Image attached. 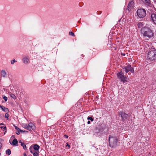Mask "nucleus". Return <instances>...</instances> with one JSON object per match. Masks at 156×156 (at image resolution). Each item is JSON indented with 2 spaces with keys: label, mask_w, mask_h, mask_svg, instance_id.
Here are the masks:
<instances>
[{
  "label": "nucleus",
  "mask_w": 156,
  "mask_h": 156,
  "mask_svg": "<svg viewBox=\"0 0 156 156\" xmlns=\"http://www.w3.org/2000/svg\"><path fill=\"white\" fill-rule=\"evenodd\" d=\"M23 126L25 129L28 130V127L27 124H24L23 125Z\"/></svg>",
  "instance_id": "nucleus-23"
},
{
  "label": "nucleus",
  "mask_w": 156,
  "mask_h": 156,
  "mask_svg": "<svg viewBox=\"0 0 156 156\" xmlns=\"http://www.w3.org/2000/svg\"><path fill=\"white\" fill-rule=\"evenodd\" d=\"M118 78L119 79L121 82L123 83H125L128 82V78L124 75L123 73L121 71L118 73L117 74Z\"/></svg>",
  "instance_id": "nucleus-3"
},
{
  "label": "nucleus",
  "mask_w": 156,
  "mask_h": 156,
  "mask_svg": "<svg viewBox=\"0 0 156 156\" xmlns=\"http://www.w3.org/2000/svg\"><path fill=\"white\" fill-rule=\"evenodd\" d=\"M141 32L144 37L150 38L153 36L152 30L147 27H144L141 29Z\"/></svg>",
  "instance_id": "nucleus-1"
},
{
  "label": "nucleus",
  "mask_w": 156,
  "mask_h": 156,
  "mask_svg": "<svg viewBox=\"0 0 156 156\" xmlns=\"http://www.w3.org/2000/svg\"><path fill=\"white\" fill-rule=\"evenodd\" d=\"M6 154L8 155H10L11 154V151L9 149H7L6 151Z\"/></svg>",
  "instance_id": "nucleus-21"
},
{
  "label": "nucleus",
  "mask_w": 156,
  "mask_h": 156,
  "mask_svg": "<svg viewBox=\"0 0 156 156\" xmlns=\"http://www.w3.org/2000/svg\"><path fill=\"white\" fill-rule=\"evenodd\" d=\"M23 156H27V154L25 153H24Z\"/></svg>",
  "instance_id": "nucleus-36"
},
{
  "label": "nucleus",
  "mask_w": 156,
  "mask_h": 156,
  "mask_svg": "<svg viewBox=\"0 0 156 156\" xmlns=\"http://www.w3.org/2000/svg\"><path fill=\"white\" fill-rule=\"evenodd\" d=\"M40 146L37 144H34L31 146L29 148V150L31 153H33V151H37L39 152Z\"/></svg>",
  "instance_id": "nucleus-6"
},
{
  "label": "nucleus",
  "mask_w": 156,
  "mask_h": 156,
  "mask_svg": "<svg viewBox=\"0 0 156 156\" xmlns=\"http://www.w3.org/2000/svg\"><path fill=\"white\" fill-rule=\"evenodd\" d=\"M12 137H14V136H12Z\"/></svg>",
  "instance_id": "nucleus-42"
},
{
  "label": "nucleus",
  "mask_w": 156,
  "mask_h": 156,
  "mask_svg": "<svg viewBox=\"0 0 156 156\" xmlns=\"http://www.w3.org/2000/svg\"><path fill=\"white\" fill-rule=\"evenodd\" d=\"M2 147V144L0 142V149Z\"/></svg>",
  "instance_id": "nucleus-37"
},
{
  "label": "nucleus",
  "mask_w": 156,
  "mask_h": 156,
  "mask_svg": "<svg viewBox=\"0 0 156 156\" xmlns=\"http://www.w3.org/2000/svg\"><path fill=\"white\" fill-rule=\"evenodd\" d=\"M69 34L70 35H71L73 37H74L75 36L74 34L72 32H69Z\"/></svg>",
  "instance_id": "nucleus-25"
},
{
  "label": "nucleus",
  "mask_w": 156,
  "mask_h": 156,
  "mask_svg": "<svg viewBox=\"0 0 156 156\" xmlns=\"http://www.w3.org/2000/svg\"><path fill=\"white\" fill-rule=\"evenodd\" d=\"M119 115H120L123 120H125L127 119L129 116L128 114H126L125 112H122L119 113Z\"/></svg>",
  "instance_id": "nucleus-8"
},
{
  "label": "nucleus",
  "mask_w": 156,
  "mask_h": 156,
  "mask_svg": "<svg viewBox=\"0 0 156 156\" xmlns=\"http://www.w3.org/2000/svg\"><path fill=\"white\" fill-rule=\"evenodd\" d=\"M0 127L2 129H3V131H5V133L6 132V126H1Z\"/></svg>",
  "instance_id": "nucleus-22"
},
{
  "label": "nucleus",
  "mask_w": 156,
  "mask_h": 156,
  "mask_svg": "<svg viewBox=\"0 0 156 156\" xmlns=\"http://www.w3.org/2000/svg\"><path fill=\"white\" fill-rule=\"evenodd\" d=\"M20 131V132H26V133H28V132L27 131H23V130H21V129H20V130H19Z\"/></svg>",
  "instance_id": "nucleus-31"
},
{
  "label": "nucleus",
  "mask_w": 156,
  "mask_h": 156,
  "mask_svg": "<svg viewBox=\"0 0 156 156\" xmlns=\"http://www.w3.org/2000/svg\"><path fill=\"white\" fill-rule=\"evenodd\" d=\"M0 108H1L2 110L3 111H4L5 112H7L9 111L8 109L7 108H5L4 107L2 106L1 105H0Z\"/></svg>",
  "instance_id": "nucleus-14"
},
{
  "label": "nucleus",
  "mask_w": 156,
  "mask_h": 156,
  "mask_svg": "<svg viewBox=\"0 0 156 156\" xmlns=\"http://www.w3.org/2000/svg\"><path fill=\"white\" fill-rule=\"evenodd\" d=\"M137 26H138V27L139 28L142 29V28L143 27V24L141 22L139 23L138 24Z\"/></svg>",
  "instance_id": "nucleus-18"
},
{
  "label": "nucleus",
  "mask_w": 156,
  "mask_h": 156,
  "mask_svg": "<svg viewBox=\"0 0 156 156\" xmlns=\"http://www.w3.org/2000/svg\"><path fill=\"white\" fill-rule=\"evenodd\" d=\"M87 119L90 120L91 121H93L94 120L91 117L88 116L87 118Z\"/></svg>",
  "instance_id": "nucleus-26"
},
{
  "label": "nucleus",
  "mask_w": 156,
  "mask_h": 156,
  "mask_svg": "<svg viewBox=\"0 0 156 156\" xmlns=\"http://www.w3.org/2000/svg\"><path fill=\"white\" fill-rule=\"evenodd\" d=\"M20 131H19V130H18V131H17L16 132V133L18 135H19L20 134Z\"/></svg>",
  "instance_id": "nucleus-32"
},
{
  "label": "nucleus",
  "mask_w": 156,
  "mask_h": 156,
  "mask_svg": "<svg viewBox=\"0 0 156 156\" xmlns=\"http://www.w3.org/2000/svg\"><path fill=\"white\" fill-rule=\"evenodd\" d=\"M147 59L153 61L156 59V50H153L149 51L147 55Z\"/></svg>",
  "instance_id": "nucleus-2"
},
{
  "label": "nucleus",
  "mask_w": 156,
  "mask_h": 156,
  "mask_svg": "<svg viewBox=\"0 0 156 156\" xmlns=\"http://www.w3.org/2000/svg\"><path fill=\"white\" fill-rule=\"evenodd\" d=\"M16 62V61L15 59H14L12 61H11V63L12 64H13L14 62Z\"/></svg>",
  "instance_id": "nucleus-28"
},
{
  "label": "nucleus",
  "mask_w": 156,
  "mask_h": 156,
  "mask_svg": "<svg viewBox=\"0 0 156 156\" xmlns=\"http://www.w3.org/2000/svg\"><path fill=\"white\" fill-rule=\"evenodd\" d=\"M133 6L134 2L133 1H131L129 3L126 9V10H128V12H129L131 9L133 8Z\"/></svg>",
  "instance_id": "nucleus-9"
},
{
  "label": "nucleus",
  "mask_w": 156,
  "mask_h": 156,
  "mask_svg": "<svg viewBox=\"0 0 156 156\" xmlns=\"http://www.w3.org/2000/svg\"><path fill=\"white\" fill-rule=\"evenodd\" d=\"M1 155V153H0V156Z\"/></svg>",
  "instance_id": "nucleus-43"
},
{
  "label": "nucleus",
  "mask_w": 156,
  "mask_h": 156,
  "mask_svg": "<svg viewBox=\"0 0 156 156\" xmlns=\"http://www.w3.org/2000/svg\"><path fill=\"white\" fill-rule=\"evenodd\" d=\"M33 154L34 156H39V152L37 151H33V153H31Z\"/></svg>",
  "instance_id": "nucleus-20"
},
{
  "label": "nucleus",
  "mask_w": 156,
  "mask_h": 156,
  "mask_svg": "<svg viewBox=\"0 0 156 156\" xmlns=\"http://www.w3.org/2000/svg\"><path fill=\"white\" fill-rule=\"evenodd\" d=\"M9 94L11 97L12 98H13L14 99H16V96L13 94L11 92L9 93Z\"/></svg>",
  "instance_id": "nucleus-19"
},
{
  "label": "nucleus",
  "mask_w": 156,
  "mask_h": 156,
  "mask_svg": "<svg viewBox=\"0 0 156 156\" xmlns=\"http://www.w3.org/2000/svg\"><path fill=\"white\" fill-rule=\"evenodd\" d=\"M137 15L140 18H143L146 15V11L144 9H138L137 10Z\"/></svg>",
  "instance_id": "nucleus-5"
},
{
  "label": "nucleus",
  "mask_w": 156,
  "mask_h": 156,
  "mask_svg": "<svg viewBox=\"0 0 156 156\" xmlns=\"http://www.w3.org/2000/svg\"><path fill=\"white\" fill-rule=\"evenodd\" d=\"M15 128L16 129V130H20V129L17 126H15Z\"/></svg>",
  "instance_id": "nucleus-35"
},
{
  "label": "nucleus",
  "mask_w": 156,
  "mask_h": 156,
  "mask_svg": "<svg viewBox=\"0 0 156 156\" xmlns=\"http://www.w3.org/2000/svg\"><path fill=\"white\" fill-rule=\"evenodd\" d=\"M123 55L124 56H125V54H123Z\"/></svg>",
  "instance_id": "nucleus-40"
},
{
  "label": "nucleus",
  "mask_w": 156,
  "mask_h": 156,
  "mask_svg": "<svg viewBox=\"0 0 156 156\" xmlns=\"http://www.w3.org/2000/svg\"><path fill=\"white\" fill-rule=\"evenodd\" d=\"M18 141L17 139H14L12 142V143H11L10 142V144L13 145V146H16V145L18 143Z\"/></svg>",
  "instance_id": "nucleus-15"
},
{
  "label": "nucleus",
  "mask_w": 156,
  "mask_h": 156,
  "mask_svg": "<svg viewBox=\"0 0 156 156\" xmlns=\"http://www.w3.org/2000/svg\"><path fill=\"white\" fill-rule=\"evenodd\" d=\"M19 143H20L21 145L23 147V148L25 150H26L27 147L26 145L24 144L23 140H20L19 141Z\"/></svg>",
  "instance_id": "nucleus-12"
},
{
  "label": "nucleus",
  "mask_w": 156,
  "mask_h": 156,
  "mask_svg": "<svg viewBox=\"0 0 156 156\" xmlns=\"http://www.w3.org/2000/svg\"><path fill=\"white\" fill-rule=\"evenodd\" d=\"M64 137L66 139L68 138V136L67 135H64Z\"/></svg>",
  "instance_id": "nucleus-34"
},
{
  "label": "nucleus",
  "mask_w": 156,
  "mask_h": 156,
  "mask_svg": "<svg viewBox=\"0 0 156 156\" xmlns=\"http://www.w3.org/2000/svg\"><path fill=\"white\" fill-rule=\"evenodd\" d=\"M28 130L31 131L35 129L36 127L35 125L31 122H30L28 124Z\"/></svg>",
  "instance_id": "nucleus-10"
},
{
  "label": "nucleus",
  "mask_w": 156,
  "mask_h": 156,
  "mask_svg": "<svg viewBox=\"0 0 156 156\" xmlns=\"http://www.w3.org/2000/svg\"><path fill=\"white\" fill-rule=\"evenodd\" d=\"M2 97L3 98L4 100L5 101H7L8 100V98H7L6 96H4V95H3L2 96Z\"/></svg>",
  "instance_id": "nucleus-24"
},
{
  "label": "nucleus",
  "mask_w": 156,
  "mask_h": 156,
  "mask_svg": "<svg viewBox=\"0 0 156 156\" xmlns=\"http://www.w3.org/2000/svg\"><path fill=\"white\" fill-rule=\"evenodd\" d=\"M131 66V65H128L127 66L125 67L124 69H125V71L126 73H127L130 71Z\"/></svg>",
  "instance_id": "nucleus-13"
},
{
  "label": "nucleus",
  "mask_w": 156,
  "mask_h": 156,
  "mask_svg": "<svg viewBox=\"0 0 156 156\" xmlns=\"http://www.w3.org/2000/svg\"><path fill=\"white\" fill-rule=\"evenodd\" d=\"M23 63L25 64H28L30 63V57L28 56H24L22 58Z\"/></svg>",
  "instance_id": "nucleus-7"
},
{
  "label": "nucleus",
  "mask_w": 156,
  "mask_h": 156,
  "mask_svg": "<svg viewBox=\"0 0 156 156\" xmlns=\"http://www.w3.org/2000/svg\"><path fill=\"white\" fill-rule=\"evenodd\" d=\"M2 75L3 77H5L6 75V73L5 70H2L1 71Z\"/></svg>",
  "instance_id": "nucleus-16"
},
{
  "label": "nucleus",
  "mask_w": 156,
  "mask_h": 156,
  "mask_svg": "<svg viewBox=\"0 0 156 156\" xmlns=\"http://www.w3.org/2000/svg\"><path fill=\"white\" fill-rule=\"evenodd\" d=\"M108 141L110 146L112 147L116 146L118 142V139L112 136L109 137Z\"/></svg>",
  "instance_id": "nucleus-4"
},
{
  "label": "nucleus",
  "mask_w": 156,
  "mask_h": 156,
  "mask_svg": "<svg viewBox=\"0 0 156 156\" xmlns=\"http://www.w3.org/2000/svg\"><path fill=\"white\" fill-rule=\"evenodd\" d=\"M90 121H88L87 122V124H89L90 123Z\"/></svg>",
  "instance_id": "nucleus-38"
},
{
  "label": "nucleus",
  "mask_w": 156,
  "mask_h": 156,
  "mask_svg": "<svg viewBox=\"0 0 156 156\" xmlns=\"http://www.w3.org/2000/svg\"><path fill=\"white\" fill-rule=\"evenodd\" d=\"M154 1L156 2V0H154Z\"/></svg>",
  "instance_id": "nucleus-41"
},
{
  "label": "nucleus",
  "mask_w": 156,
  "mask_h": 156,
  "mask_svg": "<svg viewBox=\"0 0 156 156\" xmlns=\"http://www.w3.org/2000/svg\"><path fill=\"white\" fill-rule=\"evenodd\" d=\"M1 117V115H0V117Z\"/></svg>",
  "instance_id": "nucleus-45"
},
{
  "label": "nucleus",
  "mask_w": 156,
  "mask_h": 156,
  "mask_svg": "<svg viewBox=\"0 0 156 156\" xmlns=\"http://www.w3.org/2000/svg\"><path fill=\"white\" fill-rule=\"evenodd\" d=\"M151 20L155 24H156V14L152 13L151 15Z\"/></svg>",
  "instance_id": "nucleus-11"
},
{
  "label": "nucleus",
  "mask_w": 156,
  "mask_h": 156,
  "mask_svg": "<svg viewBox=\"0 0 156 156\" xmlns=\"http://www.w3.org/2000/svg\"><path fill=\"white\" fill-rule=\"evenodd\" d=\"M121 55H123L122 53V54H121Z\"/></svg>",
  "instance_id": "nucleus-44"
},
{
  "label": "nucleus",
  "mask_w": 156,
  "mask_h": 156,
  "mask_svg": "<svg viewBox=\"0 0 156 156\" xmlns=\"http://www.w3.org/2000/svg\"><path fill=\"white\" fill-rule=\"evenodd\" d=\"M66 147H68L69 148H70V145L68 143H66Z\"/></svg>",
  "instance_id": "nucleus-33"
},
{
  "label": "nucleus",
  "mask_w": 156,
  "mask_h": 156,
  "mask_svg": "<svg viewBox=\"0 0 156 156\" xmlns=\"http://www.w3.org/2000/svg\"><path fill=\"white\" fill-rule=\"evenodd\" d=\"M100 131V129H98V128H97L96 129V130H95V132L96 133H98L99 131Z\"/></svg>",
  "instance_id": "nucleus-30"
},
{
  "label": "nucleus",
  "mask_w": 156,
  "mask_h": 156,
  "mask_svg": "<svg viewBox=\"0 0 156 156\" xmlns=\"http://www.w3.org/2000/svg\"><path fill=\"white\" fill-rule=\"evenodd\" d=\"M9 116V114H8L7 113H6L5 114V118L8 119Z\"/></svg>",
  "instance_id": "nucleus-27"
},
{
  "label": "nucleus",
  "mask_w": 156,
  "mask_h": 156,
  "mask_svg": "<svg viewBox=\"0 0 156 156\" xmlns=\"http://www.w3.org/2000/svg\"><path fill=\"white\" fill-rule=\"evenodd\" d=\"M145 1V3L146 5L149 6L151 4V1L150 0H144Z\"/></svg>",
  "instance_id": "nucleus-17"
},
{
  "label": "nucleus",
  "mask_w": 156,
  "mask_h": 156,
  "mask_svg": "<svg viewBox=\"0 0 156 156\" xmlns=\"http://www.w3.org/2000/svg\"><path fill=\"white\" fill-rule=\"evenodd\" d=\"M130 71L132 73H133L134 72V70L133 68H132L131 67H130Z\"/></svg>",
  "instance_id": "nucleus-29"
},
{
  "label": "nucleus",
  "mask_w": 156,
  "mask_h": 156,
  "mask_svg": "<svg viewBox=\"0 0 156 156\" xmlns=\"http://www.w3.org/2000/svg\"><path fill=\"white\" fill-rule=\"evenodd\" d=\"M4 125V124L2 123H1L0 124V125Z\"/></svg>",
  "instance_id": "nucleus-39"
}]
</instances>
